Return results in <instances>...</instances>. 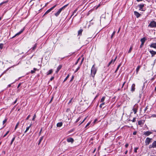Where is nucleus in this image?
Segmentation results:
<instances>
[{
	"label": "nucleus",
	"mask_w": 156,
	"mask_h": 156,
	"mask_svg": "<svg viewBox=\"0 0 156 156\" xmlns=\"http://www.w3.org/2000/svg\"><path fill=\"white\" fill-rule=\"evenodd\" d=\"M97 69L94 67V65H93L91 70V75L93 77H94L96 73Z\"/></svg>",
	"instance_id": "f257e3e1"
},
{
	"label": "nucleus",
	"mask_w": 156,
	"mask_h": 156,
	"mask_svg": "<svg viewBox=\"0 0 156 156\" xmlns=\"http://www.w3.org/2000/svg\"><path fill=\"white\" fill-rule=\"evenodd\" d=\"M68 5V4H67L64 5L60 9H59L58 12L56 13H55V15L56 16H58L59 15V14H60L61 12L62 11V10L64 9Z\"/></svg>",
	"instance_id": "f03ea898"
},
{
	"label": "nucleus",
	"mask_w": 156,
	"mask_h": 156,
	"mask_svg": "<svg viewBox=\"0 0 156 156\" xmlns=\"http://www.w3.org/2000/svg\"><path fill=\"white\" fill-rule=\"evenodd\" d=\"M145 5L144 4L138 5V6L139 8V10L142 11H144L145 10V9H143V8Z\"/></svg>",
	"instance_id": "7ed1b4c3"
},
{
	"label": "nucleus",
	"mask_w": 156,
	"mask_h": 156,
	"mask_svg": "<svg viewBox=\"0 0 156 156\" xmlns=\"http://www.w3.org/2000/svg\"><path fill=\"white\" fill-rule=\"evenodd\" d=\"M148 26H150L151 27H156V22L154 21L151 22Z\"/></svg>",
	"instance_id": "20e7f679"
},
{
	"label": "nucleus",
	"mask_w": 156,
	"mask_h": 156,
	"mask_svg": "<svg viewBox=\"0 0 156 156\" xmlns=\"http://www.w3.org/2000/svg\"><path fill=\"white\" fill-rule=\"evenodd\" d=\"M138 105L137 104L135 105L133 108V111L134 112V114H136V113L137 111V110L138 109Z\"/></svg>",
	"instance_id": "39448f33"
},
{
	"label": "nucleus",
	"mask_w": 156,
	"mask_h": 156,
	"mask_svg": "<svg viewBox=\"0 0 156 156\" xmlns=\"http://www.w3.org/2000/svg\"><path fill=\"white\" fill-rule=\"evenodd\" d=\"M152 140L151 138H150L149 137H147L145 141V145H147L149 144L151 142V140Z\"/></svg>",
	"instance_id": "423d86ee"
},
{
	"label": "nucleus",
	"mask_w": 156,
	"mask_h": 156,
	"mask_svg": "<svg viewBox=\"0 0 156 156\" xmlns=\"http://www.w3.org/2000/svg\"><path fill=\"white\" fill-rule=\"evenodd\" d=\"M56 6V5H54L53 7H52L51 8H50V9H48V10H47L46 12L44 14V15L43 16H44L45 15H46V14H48V13H49L52 10H53Z\"/></svg>",
	"instance_id": "0eeeda50"
},
{
	"label": "nucleus",
	"mask_w": 156,
	"mask_h": 156,
	"mask_svg": "<svg viewBox=\"0 0 156 156\" xmlns=\"http://www.w3.org/2000/svg\"><path fill=\"white\" fill-rule=\"evenodd\" d=\"M152 132L149 131H147L144 133L143 134L146 136H148L150 134H152Z\"/></svg>",
	"instance_id": "6e6552de"
},
{
	"label": "nucleus",
	"mask_w": 156,
	"mask_h": 156,
	"mask_svg": "<svg viewBox=\"0 0 156 156\" xmlns=\"http://www.w3.org/2000/svg\"><path fill=\"white\" fill-rule=\"evenodd\" d=\"M134 14L137 18H138L141 15V14L136 11H134Z\"/></svg>",
	"instance_id": "1a4fd4ad"
},
{
	"label": "nucleus",
	"mask_w": 156,
	"mask_h": 156,
	"mask_svg": "<svg viewBox=\"0 0 156 156\" xmlns=\"http://www.w3.org/2000/svg\"><path fill=\"white\" fill-rule=\"evenodd\" d=\"M66 140L68 142H71L72 143H73L74 142V140L72 138H68Z\"/></svg>",
	"instance_id": "9d476101"
},
{
	"label": "nucleus",
	"mask_w": 156,
	"mask_h": 156,
	"mask_svg": "<svg viewBox=\"0 0 156 156\" xmlns=\"http://www.w3.org/2000/svg\"><path fill=\"white\" fill-rule=\"evenodd\" d=\"M135 85L134 83L131 86V91L132 92H133L135 91Z\"/></svg>",
	"instance_id": "9b49d317"
},
{
	"label": "nucleus",
	"mask_w": 156,
	"mask_h": 156,
	"mask_svg": "<svg viewBox=\"0 0 156 156\" xmlns=\"http://www.w3.org/2000/svg\"><path fill=\"white\" fill-rule=\"evenodd\" d=\"M117 58V56H116L115 58L114 59V60H113V59H112L111 61L110 62L108 63V67L109 66L111 65V64H112V62L113 63L115 61V60H116V58Z\"/></svg>",
	"instance_id": "f8f14e48"
},
{
	"label": "nucleus",
	"mask_w": 156,
	"mask_h": 156,
	"mask_svg": "<svg viewBox=\"0 0 156 156\" xmlns=\"http://www.w3.org/2000/svg\"><path fill=\"white\" fill-rule=\"evenodd\" d=\"M149 52L151 54V57H153L156 54V51H154L153 50H150Z\"/></svg>",
	"instance_id": "ddd939ff"
},
{
	"label": "nucleus",
	"mask_w": 156,
	"mask_h": 156,
	"mask_svg": "<svg viewBox=\"0 0 156 156\" xmlns=\"http://www.w3.org/2000/svg\"><path fill=\"white\" fill-rule=\"evenodd\" d=\"M77 10V9H75L74 11L72 13V15L71 16V17L73 16V15H74V17L76 16L77 15V13H76V12Z\"/></svg>",
	"instance_id": "4468645a"
},
{
	"label": "nucleus",
	"mask_w": 156,
	"mask_h": 156,
	"mask_svg": "<svg viewBox=\"0 0 156 156\" xmlns=\"http://www.w3.org/2000/svg\"><path fill=\"white\" fill-rule=\"evenodd\" d=\"M151 48H154L156 49V43L151 44L150 46Z\"/></svg>",
	"instance_id": "2eb2a0df"
},
{
	"label": "nucleus",
	"mask_w": 156,
	"mask_h": 156,
	"mask_svg": "<svg viewBox=\"0 0 156 156\" xmlns=\"http://www.w3.org/2000/svg\"><path fill=\"white\" fill-rule=\"evenodd\" d=\"M146 40V39L145 37H144L143 38H141L140 39V41L141 42V43H144L145 41Z\"/></svg>",
	"instance_id": "dca6fc26"
},
{
	"label": "nucleus",
	"mask_w": 156,
	"mask_h": 156,
	"mask_svg": "<svg viewBox=\"0 0 156 156\" xmlns=\"http://www.w3.org/2000/svg\"><path fill=\"white\" fill-rule=\"evenodd\" d=\"M37 44H35L34 45V46L32 48H31V51H34L35 50V49L37 47Z\"/></svg>",
	"instance_id": "f3484780"
},
{
	"label": "nucleus",
	"mask_w": 156,
	"mask_h": 156,
	"mask_svg": "<svg viewBox=\"0 0 156 156\" xmlns=\"http://www.w3.org/2000/svg\"><path fill=\"white\" fill-rule=\"evenodd\" d=\"M62 122H58L57 124V126L58 127H60L62 126Z\"/></svg>",
	"instance_id": "a211bd4d"
},
{
	"label": "nucleus",
	"mask_w": 156,
	"mask_h": 156,
	"mask_svg": "<svg viewBox=\"0 0 156 156\" xmlns=\"http://www.w3.org/2000/svg\"><path fill=\"white\" fill-rule=\"evenodd\" d=\"M24 28L22 30H21V31H20L19 32L17 33L16 34V36H17V35H18L20 34H21L23 32V31H24Z\"/></svg>",
	"instance_id": "6ab92c4d"
},
{
	"label": "nucleus",
	"mask_w": 156,
	"mask_h": 156,
	"mask_svg": "<svg viewBox=\"0 0 156 156\" xmlns=\"http://www.w3.org/2000/svg\"><path fill=\"white\" fill-rule=\"evenodd\" d=\"M83 31V30L80 29L78 31V35H80L82 34V33Z\"/></svg>",
	"instance_id": "aec40b11"
},
{
	"label": "nucleus",
	"mask_w": 156,
	"mask_h": 156,
	"mask_svg": "<svg viewBox=\"0 0 156 156\" xmlns=\"http://www.w3.org/2000/svg\"><path fill=\"white\" fill-rule=\"evenodd\" d=\"M31 125H32V124H30V126H28V127H27V128L26 130H25V131L24 132L25 133H26L29 130L30 127L31 126Z\"/></svg>",
	"instance_id": "412c9836"
},
{
	"label": "nucleus",
	"mask_w": 156,
	"mask_h": 156,
	"mask_svg": "<svg viewBox=\"0 0 156 156\" xmlns=\"http://www.w3.org/2000/svg\"><path fill=\"white\" fill-rule=\"evenodd\" d=\"M53 71L52 69H50V70L47 73V75H49L50 74H51L52 72Z\"/></svg>",
	"instance_id": "4be33fe9"
},
{
	"label": "nucleus",
	"mask_w": 156,
	"mask_h": 156,
	"mask_svg": "<svg viewBox=\"0 0 156 156\" xmlns=\"http://www.w3.org/2000/svg\"><path fill=\"white\" fill-rule=\"evenodd\" d=\"M140 66H138L137 67V68L136 69V73H138L139 69H140Z\"/></svg>",
	"instance_id": "5701e85b"
},
{
	"label": "nucleus",
	"mask_w": 156,
	"mask_h": 156,
	"mask_svg": "<svg viewBox=\"0 0 156 156\" xmlns=\"http://www.w3.org/2000/svg\"><path fill=\"white\" fill-rule=\"evenodd\" d=\"M105 97H102V98H101V100L100 102H103V103L104 102V101L105 100Z\"/></svg>",
	"instance_id": "b1692460"
},
{
	"label": "nucleus",
	"mask_w": 156,
	"mask_h": 156,
	"mask_svg": "<svg viewBox=\"0 0 156 156\" xmlns=\"http://www.w3.org/2000/svg\"><path fill=\"white\" fill-rule=\"evenodd\" d=\"M152 143L154 146V148H156V141H154Z\"/></svg>",
	"instance_id": "393cba45"
},
{
	"label": "nucleus",
	"mask_w": 156,
	"mask_h": 156,
	"mask_svg": "<svg viewBox=\"0 0 156 156\" xmlns=\"http://www.w3.org/2000/svg\"><path fill=\"white\" fill-rule=\"evenodd\" d=\"M43 136H42L41 137V138L40 139L39 142L38 143V145H39L41 141L43 139Z\"/></svg>",
	"instance_id": "a878e982"
},
{
	"label": "nucleus",
	"mask_w": 156,
	"mask_h": 156,
	"mask_svg": "<svg viewBox=\"0 0 156 156\" xmlns=\"http://www.w3.org/2000/svg\"><path fill=\"white\" fill-rule=\"evenodd\" d=\"M115 31H114L113 33H112L111 36V39H112L113 37V36L115 34Z\"/></svg>",
	"instance_id": "bb28decb"
},
{
	"label": "nucleus",
	"mask_w": 156,
	"mask_h": 156,
	"mask_svg": "<svg viewBox=\"0 0 156 156\" xmlns=\"http://www.w3.org/2000/svg\"><path fill=\"white\" fill-rule=\"evenodd\" d=\"M62 67V66L61 65H60L58 67L57 69L59 71L61 69Z\"/></svg>",
	"instance_id": "cd10ccee"
},
{
	"label": "nucleus",
	"mask_w": 156,
	"mask_h": 156,
	"mask_svg": "<svg viewBox=\"0 0 156 156\" xmlns=\"http://www.w3.org/2000/svg\"><path fill=\"white\" fill-rule=\"evenodd\" d=\"M121 64H119L116 70L115 71V73H116L120 67L121 66Z\"/></svg>",
	"instance_id": "c85d7f7f"
},
{
	"label": "nucleus",
	"mask_w": 156,
	"mask_h": 156,
	"mask_svg": "<svg viewBox=\"0 0 156 156\" xmlns=\"http://www.w3.org/2000/svg\"><path fill=\"white\" fill-rule=\"evenodd\" d=\"M132 48H133V47H132V46H131L130 47V48L128 51V53H130L131 52V51L132 50Z\"/></svg>",
	"instance_id": "c756f323"
},
{
	"label": "nucleus",
	"mask_w": 156,
	"mask_h": 156,
	"mask_svg": "<svg viewBox=\"0 0 156 156\" xmlns=\"http://www.w3.org/2000/svg\"><path fill=\"white\" fill-rule=\"evenodd\" d=\"M81 117H79L76 120V121L75 122L76 123H77L81 119Z\"/></svg>",
	"instance_id": "7c9ffc66"
},
{
	"label": "nucleus",
	"mask_w": 156,
	"mask_h": 156,
	"mask_svg": "<svg viewBox=\"0 0 156 156\" xmlns=\"http://www.w3.org/2000/svg\"><path fill=\"white\" fill-rule=\"evenodd\" d=\"M19 122H18L16 124L15 126V130H16L17 128L18 127L19 125Z\"/></svg>",
	"instance_id": "2f4dec72"
},
{
	"label": "nucleus",
	"mask_w": 156,
	"mask_h": 156,
	"mask_svg": "<svg viewBox=\"0 0 156 156\" xmlns=\"http://www.w3.org/2000/svg\"><path fill=\"white\" fill-rule=\"evenodd\" d=\"M69 77V75L68 74L67 76L65 78V79H64L63 82H65V81H66L67 80L68 78Z\"/></svg>",
	"instance_id": "473e14b6"
},
{
	"label": "nucleus",
	"mask_w": 156,
	"mask_h": 156,
	"mask_svg": "<svg viewBox=\"0 0 156 156\" xmlns=\"http://www.w3.org/2000/svg\"><path fill=\"white\" fill-rule=\"evenodd\" d=\"M154 148V146H153V143L152 144L150 145L149 146V148Z\"/></svg>",
	"instance_id": "72a5a7b5"
},
{
	"label": "nucleus",
	"mask_w": 156,
	"mask_h": 156,
	"mask_svg": "<svg viewBox=\"0 0 156 156\" xmlns=\"http://www.w3.org/2000/svg\"><path fill=\"white\" fill-rule=\"evenodd\" d=\"M9 131H7L6 132V133L3 136V137H4L5 136H6L8 134V133H9Z\"/></svg>",
	"instance_id": "f704fd0d"
},
{
	"label": "nucleus",
	"mask_w": 156,
	"mask_h": 156,
	"mask_svg": "<svg viewBox=\"0 0 156 156\" xmlns=\"http://www.w3.org/2000/svg\"><path fill=\"white\" fill-rule=\"evenodd\" d=\"M16 80H15V81H14V82L11 83V84H9L8 85V87H10L11 86V84H13V83H14L16 81Z\"/></svg>",
	"instance_id": "c9c22d12"
},
{
	"label": "nucleus",
	"mask_w": 156,
	"mask_h": 156,
	"mask_svg": "<svg viewBox=\"0 0 156 156\" xmlns=\"http://www.w3.org/2000/svg\"><path fill=\"white\" fill-rule=\"evenodd\" d=\"M105 104V102H103V103L102 102V104H100V106H99L100 108H101L102 107V105H104Z\"/></svg>",
	"instance_id": "e433bc0d"
},
{
	"label": "nucleus",
	"mask_w": 156,
	"mask_h": 156,
	"mask_svg": "<svg viewBox=\"0 0 156 156\" xmlns=\"http://www.w3.org/2000/svg\"><path fill=\"white\" fill-rule=\"evenodd\" d=\"M138 147H136L134 148V151L135 153H136L137 152V150L138 149Z\"/></svg>",
	"instance_id": "4c0bfd02"
},
{
	"label": "nucleus",
	"mask_w": 156,
	"mask_h": 156,
	"mask_svg": "<svg viewBox=\"0 0 156 156\" xmlns=\"http://www.w3.org/2000/svg\"><path fill=\"white\" fill-rule=\"evenodd\" d=\"M36 115L35 114H34L33 116V118L32 119V120L33 121H34L35 119L36 118Z\"/></svg>",
	"instance_id": "58836bf2"
},
{
	"label": "nucleus",
	"mask_w": 156,
	"mask_h": 156,
	"mask_svg": "<svg viewBox=\"0 0 156 156\" xmlns=\"http://www.w3.org/2000/svg\"><path fill=\"white\" fill-rule=\"evenodd\" d=\"M136 118H134L132 120H131V121H132L133 122H135L136 121Z\"/></svg>",
	"instance_id": "ea45409f"
},
{
	"label": "nucleus",
	"mask_w": 156,
	"mask_h": 156,
	"mask_svg": "<svg viewBox=\"0 0 156 156\" xmlns=\"http://www.w3.org/2000/svg\"><path fill=\"white\" fill-rule=\"evenodd\" d=\"M3 46V44H0V48L2 49Z\"/></svg>",
	"instance_id": "a19ab883"
},
{
	"label": "nucleus",
	"mask_w": 156,
	"mask_h": 156,
	"mask_svg": "<svg viewBox=\"0 0 156 156\" xmlns=\"http://www.w3.org/2000/svg\"><path fill=\"white\" fill-rule=\"evenodd\" d=\"M138 124L139 125H141L142 124V122L141 121H139L138 122Z\"/></svg>",
	"instance_id": "79ce46f5"
},
{
	"label": "nucleus",
	"mask_w": 156,
	"mask_h": 156,
	"mask_svg": "<svg viewBox=\"0 0 156 156\" xmlns=\"http://www.w3.org/2000/svg\"><path fill=\"white\" fill-rule=\"evenodd\" d=\"M80 68V66L78 67V68L76 69V70L75 71V73Z\"/></svg>",
	"instance_id": "37998d69"
},
{
	"label": "nucleus",
	"mask_w": 156,
	"mask_h": 156,
	"mask_svg": "<svg viewBox=\"0 0 156 156\" xmlns=\"http://www.w3.org/2000/svg\"><path fill=\"white\" fill-rule=\"evenodd\" d=\"M15 138H16V136H14V137L12 138V139L11 140V141L13 142L14 141V140H15Z\"/></svg>",
	"instance_id": "c03bdc74"
},
{
	"label": "nucleus",
	"mask_w": 156,
	"mask_h": 156,
	"mask_svg": "<svg viewBox=\"0 0 156 156\" xmlns=\"http://www.w3.org/2000/svg\"><path fill=\"white\" fill-rule=\"evenodd\" d=\"M91 122H89L88 123H87V125L86 126L85 128L87 127V126H88L90 125V124Z\"/></svg>",
	"instance_id": "a18cd8bd"
},
{
	"label": "nucleus",
	"mask_w": 156,
	"mask_h": 156,
	"mask_svg": "<svg viewBox=\"0 0 156 156\" xmlns=\"http://www.w3.org/2000/svg\"><path fill=\"white\" fill-rule=\"evenodd\" d=\"M86 118H85L82 121V122L80 124H79V125H81L83 122H84V121H85V120H86Z\"/></svg>",
	"instance_id": "49530a36"
},
{
	"label": "nucleus",
	"mask_w": 156,
	"mask_h": 156,
	"mask_svg": "<svg viewBox=\"0 0 156 156\" xmlns=\"http://www.w3.org/2000/svg\"><path fill=\"white\" fill-rule=\"evenodd\" d=\"M156 76H154V77H153L151 79V80L152 81H153V80H154V79L155 78H156Z\"/></svg>",
	"instance_id": "de8ad7c7"
},
{
	"label": "nucleus",
	"mask_w": 156,
	"mask_h": 156,
	"mask_svg": "<svg viewBox=\"0 0 156 156\" xmlns=\"http://www.w3.org/2000/svg\"><path fill=\"white\" fill-rule=\"evenodd\" d=\"M144 44V43H141V45L140 46V48H141Z\"/></svg>",
	"instance_id": "09e8293b"
},
{
	"label": "nucleus",
	"mask_w": 156,
	"mask_h": 156,
	"mask_svg": "<svg viewBox=\"0 0 156 156\" xmlns=\"http://www.w3.org/2000/svg\"><path fill=\"white\" fill-rule=\"evenodd\" d=\"M30 115H29L27 117V118H26V120H27L29 119V118L30 117Z\"/></svg>",
	"instance_id": "8fccbe9b"
},
{
	"label": "nucleus",
	"mask_w": 156,
	"mask_h": 156,
	"mask_svg": "<svg viewBox=\"0 0 156 156\" xmlns=\"http://www.w3.org/2000/svg\"><path fill=\"white\" fill-rule=\"evenodd\" d=\"M21 84H22V83H19L17 86V88H18L20 86V85H21Z\"/></svg>",
	"instance_id": "3c124183"
},
{
	"label": "nucleus",
	"mask_w": 156,
	"mask_h": 156,
	"mask_svg": "<svg viewBox=\"0 0 156 156\" xmlns=\"http://www.w3.org/2000/svg\"><path fill=\"white\" fill-rule=\"evenodd\" d=\"M7 121V119H5L4 121H3V124H4Z\"/></svg>",
	"instance_id": "603ef678"
},
{
	"label": "nucleus",
	"mask_w": 156,
	"mask_h": 156,
	"mask_svg": "<svg viewBox=\"0 0 156 156\" xmlns=\"http://www.w3.org/2000/svg\"><path fill=\"white\" fill-rule=\"evenodd\" d=\"M126 83V81H125L123 83L122 85V88L124 85V84H125V83Z\"/></svg>",
	"instance_id": "864d4df0"
},
{
	"label": "nucleus",
	"mask_w": 156,
	"mask_h": 156,
	"mask_svg": "<svg viewBox=\"0 0 156 156\" xmlns=\"http://www.w3.org/2000/svg\"><path fill=\"white\" fill-rule=\"evenodd\" d=\"M148 109V107H147V106L144 109V112H145L146 111L147 109Z\"/></svg>",
	"instance_id": "5fc2aeb1"
},
{
	"label": "nucleus",
	"mask_w": 156,
	"mask_h": 156,
	"mask_svg": "<svg viewBox=\"0 0 156 156\" xmlns=\"http://www.w3.org/2000/svg\"><path fill=\"white\" fill-rule=\"evenodd\" d=\"M35 72V71L34 70H31V73H33Z\"/></svg>",
	"instance_id": "6e6d98bb"
},
{
	"label": "nucleus",
	"mask_w": 156,
	"mask_h": 156,
	"mask_svg": "<svg viewBox=\"0 0 156 156\" xmlns=\"http://www.w3.org/2000/svg\"><path fill=\"white\" fill-rule=\"evenodd\" d=\"M54 78V77H51V78L50 79V80L52 81Z\"/></svg>",
	"instance_id": "4d7b16f0"
},
{
	"label": "nucleus",
	"mask_w": 156,
	"mask_h": 156,
	"mask_svg": "<svg viewBox=\"0 0 156 156\" xmlns=\"http://www.w3.org/2000/svg\"><path fill=\"white\" fill-rule=\"evenodd\" d=\"M136 131H134L133 133V135H135L136 134Z\"/></svg>",
	"instance_id": "13d9d810"
},
{
	"label": "nucleus",
	"mask_w": 156,
	"mask_h": 156,
	"mask_svg": "<svg viewBox=\"0 0 156 156\" xmlns=\"http://www.w3.org/2000/svg\"><path fill=\"white\" fill-rule=\"evenodd\" d=\"M17 99H16L15 100V101H14V102L13 103V105H14L15 104H16V102H17Z\"/></svg>",
	"instance_id": "bf43d9fd"
},
{
	"label": "nucleus",
	"mask_w": 156,
	"mask_h": 156,
	"mask_svg": "<svg viewBox=\"0 0 156 156\" xmlns=\"http://www.w3.org/2000/svg\"><path fill=\"white\" fill-rule=\"evenodd\" d=\"M129 146V144H125V146L126 147H127Z\"/></svg>",
	"instance_id": "052dcab7"
},
{
	"label": "nucleus",
	"mask_w": 156,
	"mask_h": 156,
	"mask_svg": "<svg viewBox=\"0 0 156 156\" xmlns=\"http://www.w3.org/2000/svg\"><path fill=\"white\" fill-rule=\"evenodd\" d=\"M84 58H83L82 59V60H81V63H80V64H82V62H83V60H84Z\"/></svg>",
	"instance_id": "680f3d73"
},
{
	"label": "nucleus",
	"mask_w": 156,
	"mask_h": 156,
	"mask_svg": "<svg viewBox=\"0 0 156 156\" xmlns=\"http://www.w3.org/2000/svg\"><path fill=\"white\" fill-rule=\"evenodd\" d=\"M74 78V77L73 76L71 78V79L70 80V81H73V79Z\"/></svg>",
	"instance_id": "e2e57ef3"
},
{
	"label": "nucleus",
	"mask_w": 156,
	"mask_h": 156,
	"mask_svg": "<svg viewBox=\"0 0 156 156\" xmlns=\"http://www.w3.org/2000/svg\"><path fill=\"white\" fill-rule=\"evenodd\" d=\"M37 70V69L35 68H34V70L35 71H36Z\"/></svg>",
	"instance_id": "0e129e2a"
},
{
	"label": "nucleus",
	"mask_w": 156,
	"mask_h": 156,
	"mask_svg": "<svg viewBox=\"0 0 156 156\" xmlns=\"http://www.w3.org/2000/svg\"><path fill=\"white\" fill-rule=\"evenodd\" d=\"M96 149H94V150L93 151V153H94V152H95V151H96Z\"/></svg>",
	"instance_id": "69168bd1"
},
{
	"label": "nucleus",
	"mask_w": 156,
	"mask_h": 156,
	"mask_svg": "<svg viewBox=\"0 0 156 156\" xmlns=\"http://www.w3.org/2000/svg\"><path fill=\"white\" fill-rule=\"evenodd\" d=\"M72 99H71L69 101V103H71L72 101Z\"/></svg>",
	"instance_id": "338daca9"
},
{
	"label": "nucleus",
	"mask_w": 156,
	"mask_h": 156,
	"mask_svg": "<svg viewBox=\"0 0 156 156\" xmlns=\"http://www.w3.org/2000/svg\"><path fill=\"white\" fill-rule=\"evenodd\" d=\"M59 71V70H58V69H57V70L56 71V73H58Z\"/></svg>",
	"instance_id": "774afa93"
}]
</instances>
